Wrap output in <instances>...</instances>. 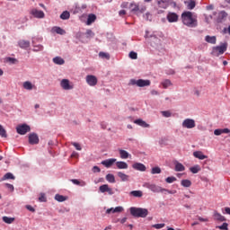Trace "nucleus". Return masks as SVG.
I'll list each match as a JSON object with an SVG mask.
<instances>
[{"label":"nucleus","mask_w":230,"mask_h":230,"mask_svg":"<svg viewBox=\"0 0 230 230\" xmlns=\"http://www.w3.org/2000/svg\"><path fill=\"white\" fill-rule=\"evenodd\" d=\"M181 20L183 24L189 28H196L197 26V15H193V13L190 11L181 13Z\"/></svg>","instance_id":"nucleus-1"},{"label":"nucleus","mask_w":230,"mask_h":230,"mask_svg":"<svg viewBox=\"0 0 230 230\" xmlns=\"http://www.w3.org/2000/svg\"><path fill=\"white\" fill-rule=\"evenodd\" d=\"M129 211L130 215H132V217H136L137 218H146V217H148V209L146 208L131 207Z\"/></svg>","instance_id":"nucleus-2"},{"label":"nucleus","mask_w":230,"mask_h":230,"mask_svg":"<svg viewBox=\"0 0 230 230\" xmlns=\"http://www.w3.org/2000/svg\"><path fill=\"white\" fill-rule=\"evenodd\" d=\"M129 8L131 9V12L135 13V15H141V13H145V12H146V5H142L139 7V4H136L135 2H132L129 4Z\"/></svg>","instance_id":"nucleus-3"},{"label":"nucleus","mask_w":230,"mask_h":230,"mask_svg":"<svg viewBox=\"0 0 230 230\" xmlns=\"http://www.w3.org/2000/svg\"><path fill=\"white\" fill-rule=\"evenodd\" d=\"M143 187L147 188V190H150L153 193H164L166 190V189H163L161 186L150 182L144 183Z\"/></svg>","instance_id":"nucleus-4"},{"label":"nucleus","mask_w":230,"mask_h":230,"mask_svg":"<svg viewBox=\"0 0 230 230\" xmlns=\"http://www.w3.org/2000/svg\"><path fill=\"white\" fill-rule=\"evenodd\" d=\"M226 51H227V43H223L222 45L212 49V55L214 57H220V55H224Z\"/></svg>","instance_id":"nucleus-5"},{"label":"nucleus","mask_w":230,"mask_h":230,"mask_svg":"<svg viewBox=\"0 0 230 230\" xmlns=\"http://www.w3.org/2000/svg\"><path fill=\"white\" fill-rule=\"evenodd\" d=\"M151 82L150 80H145V79H131L129 81V85H137V87H148L150 85Z\"/></svg>","instance_id":"nucleus-6"},{"label":"nucleus","mask_w":230,"mask_h":230,"mask_svg":"<svg viewBox=\"0 0 230 230\" xmlns=\"http://www.w3.org/2000/svg\"><path fill=\"white\" fill-rule=\"evenodd\" d=\"M31 128L30 126L23 124L20 125L16 128V132L21 136H24L27 132H30Z\"/></svg>","instance_id":"nucleus-7"},{"label":"nucleus","mask_w":230,"mask_h":230,"mask_svg":"<svg viewBox=\"0 0 230 230\" xmlns=\"http://www.w3.org/2000/svg\"><path fill=\"white\" fill-rule=\"evenodd\" d=\"M183 128H195L196 124L193 119H186L182 122Z\"/></svg>","instance_id":"nucleus-8"},{"label":"nucleus","mask_w":230,"mask_h":230,"mask_svg":"<svg viewBox=\"0 0 230 230\" xmlns=\"http://www.w3.org/2000/svg\"><path fill=\"white\" fill-rule=\"evenodd\" d=\"M101 193H108V195H114V190L109 187V184H103L99 187Z\"/></svg>","instance_id":"nucleus-9"},{"label":"nucleus","mask_w":230,"mask_h":230,"mask_svg":"<svg viewBox=\"0 0 230 230\" xmlns=\"http://www.w3.org/2000/svg\"><path fill=\"white\" fill-rule=\"evenodd\" d=\"M86 83L91 87H94L98 84V78L95 75H86Z\"/></svg>","instance_id":"nucleus-10"},{"label":"nucleus","mask_w":230,"mask_h":230,"mask_svg":"<svg viewBox=\"0 0 230 230\" xmlns=\"http://www.w3.org/2000/svg\"><path fill=\"white\" fill-rule=\"evenodd\" d=\"M29 143L30 145H39V136L37 133H31L29 135Z\"/></svg>","instance_id":"nucleus-11"},{"label":"nucleus","mask_w":230,"mask_h":230,"mask_svg":"<svg viewBox=\"0 0 230 230\" xmlns=\"http://www.w3.org/2000/svg\"><path fill=\"white\" fill-rule=\"evenodd\" d=\"M213 218L216 222H226L227 220L226 217L222 216V214L218 213L217 210L214 211Z\"/></svg>","instance_id":"nucleus-12"},{"label":"nucleus","mask_w":230,"mask_h":230,"mask_svg":"<svg viewBox=\"0 0 230 230\" xmlns=\"http://www.w3.org/2000/svg\"><path fill=\"white\" fill-rule=\"evenodd\" d=\"M60 85H61L62 89H64L65 91H69V90L73 89V86H71V84H69L68 79H62L60 82Z\"/></svg>","instance_id":"nucleus-13"},{"label":"nucleus","mask_w":230,"mask_h":230,"mask_svg":"<svg viewBox=\"0 0 230 230\" xmlns=\"http://www.w3.org/2000/svg\"><path fill=\"white\" fill-rule=\"evenodd\" d=\"M167 21L169 22H177L179 21V15L175 13H168Z\"/></svg>","instance_id":"nucleus-14"},{"label":"nucleus","mask_w":230,"mask_h":230,"mask_svg":"<svg viewBox=\"0 0 230 230\" xmlns=\"http://www.w3.org/2000/svg\"><path fill=\"white\" fill-rule=\"evenodd\" d=\"M31 13L37 19H44V12L42 11H40L37 9H31Z\"/></svg>","instance_id":"nucleus-15"},{"label":"nucleus","mask_w":230,"mask_h":230,"mask_svg":"<svg viewBox=\"0 0 230 230\" xmlns=\"http://www.w3.org/2000/svg\"><path fill=\"white\" fill-rule=\"evenodd\" d=\"M116 161H117L116 158H110V159L102 161L101 163V164H102L106 168H111V166H112V164H114V163H116Z\"/></svg>","instance_id":"nucleus-16"},{"label":"nucleus","mask_w":230,"mask_h":230,"mask_svg":"<svg viewBox=\"0 0 230 230\" xmlns=\"http://www.w3.org/2000/svg\"><path fill=\"white\" fill-rule=\"evenodd\" d=\"M134 170H137L138 172H146V166L141 163H136L132 165Z\"/></svg>","instance_id":"nucleus-17"},{"label":"nucleus","mask_w":230,"mask_h":230,"mask_svg":"<svg viewBox=\"0 0 230 230\" xmlns=\"http://www.w3.org/2000/svg\"><path fill=\"white\" fill-rule=\"evenodd\" d=\"M22 87L26 91H32V89H36L35 84H31L30 81H25L22 84Z\"/></svg>","instance_id":"nucleus-18"},{"label":"nucleus","mask_w":230,"mask_h":230,"mask_svg":"<svg viewBox=\"0 0 230 230\" xmlns=\"http://www.w3.org/2000/svg\"><path fill=\"white\" fill-rule=\"evenodd\" d=\"M230 129L226 128H217L214 130V135L215 136H222V134H229Z\"/></svg>","instance_id":"nucleus-19"},{"label":"nucleus","mask_w":230,"mask_h":230,"mask_svg":"<svg viewBox=\"0 0 230 230\" xmlns=\"http://www.w3.org/2000/svg\"><path fill=\"white\" fill-rule=\"evenodd\" d=\"M194 157L196 159H199L200 161H204V159H208V155H204L201 151H195L193 153Z\"/></svg>","instance_id":"nucleus-20"},{"label":"nucleus","mask_w":230,"mask_h":230,"mask_svg":"<svg viewBox=\"0 0 230 230\" xmlns=\"http://www.w3.org/2000/svg\"><path fill=\"white\" fill-rule=\"evenodd\" d=\"M117 175H118V177L120 178V181H122V182H127L130 179V176H128V174L124 173L123 172H118Z\"/></svg>","instance_id":"nucleus-21"},{"label":"nucleus","mask_w":230,"mask_h":230,"mask_svg":"<svg viewBox=\"0 0 230 230\" xmlns=\"http://www.w3.org/2000/svg\"><path fill=\"white\" fill-rule=\"evenodd\" d=\"M116 166L119 170H127L128 168V164L123 161L116 162Z\"/></svg>","instance_id":"nucleus-22"},{"label":"nucleus","mask_w":230,"mask_h":230,"mask_svg":"<svg viewBox=\"0 0 230 230\" xmlns=\"http://www.w3.org/2000/svg\"><path fill=\"white\" fill-rule=\"evenodd\" d=\"M134 123H136V125H138L139 127H143V128H148V127H150V124L146 123L141 119L134 120Z\"/></svg>","instance_id":"nucleus-23"},{"label":"nucleus","mask_w":230,"mask_h":230,"mask_svg":"<svg viewBox=\"0 0 230 230\" xmlns=\"http://www.w3.org/2000/svg\"><path fill=\"white\" fill-rule=\"evenodd\" d=\"M158 8L166 10L168 8V0H157Z\"/></svg>","instance_id":"nucleus-24"},{"label":"nucleus","mask_w":230,"mask_h":230,"mask_svg":"<svg viewBox=\"0 0 230 230\" xmlns=\"http://www.w3.org/2000/svg\"><path fill=\"white\" fill-rule=\"evenodd\" d=\"M15 181V176L13 175V173L12 172H6L3 178L1 179V181Z\"/></svg>","instance_id":"nucleus-25"},{"label":"nucleus","mask_w":230,"mask_h":230,"mask_svg":"<svg viewBox=\"0 0 230 230\" xmlns=\"http://www.w3.org/2000/svg\"><path fill=\"white\" fill-rule=\"evenodd\" d=\"M205 40L206 42H208V44H217V37L216 36H209L207 35L205 37Z\"/></svg>","instance_id":"nucleus-26"},{"label":"nucleus","mask_w":230,"mask_h":230,"mask_svg":"<svg viewBox=\"0 0 230 230\" xmlns=\"http://www.w3.org/2000/svg\"><path fill=\"white\" fill-rule=\"evenodd\" d=\"M174 165L175 172H184V170H186V167H184L183 164L179 162H175Z\"/></svg>","instance_id":"nucleus-27"},{"label":"nucleus","mask_w":230,"mask_h":230,"mask_svg":"<svg viewBox=\"0 0 230 230\" xmlns=\"http://www.w3.org/2000/svg\"><path fill=\"white\" fill-rule=\"evenodd\" d=\"M18 45H19L20 48H22V49H26V48H28L30 46V41L24 40H21L18 42Z\"/></svg>","instance_id":"nucleus-28"},{"label":"nucleus","mask_w":230,"mask_h":230,"mask_svg":"<svg viewBox=\"0 0 230 230\" xmlns=\"http://www.w3.org/2000/svg\"><path fill=\"white\" fill-rule=\"evenodd\" d=\"M120 159H128L130 157V154L127 152L126 150L120 149L119 150Z\"/></svg>","instance_id":"nucleus-29"},{"label":"nucleus","mask_w":230,"mask_h":230,"mask_svg":"<svg viewBox=\"0 0 230 230\" xmlns=\"http://www.w3.org/2000/svg\"><path fill=\"white\" fill-rule=\"evenodd\" d=\"M53 62H54V64H57L58 66H64V64L66 63L64 58H62L60 57L54 58Z\"/></svg>","instance_id":"nucleus-30"},{"label":"nucleus","mask_w":230,"mask_h":230,"mask_svg":"<svg viewBox=\"0 0 230 230\" xmlns=\"http://www.w3.org/2000/svg\"><path fill=\"white\" fill-rule=\"evenodd\" d=\"M227 17V13L226 11H221L218 13V17H217V22H222V21H224V19H226Z\"/></svg>","instance_id":"nucleus-31"},{"label":"nucleus","mask_w":230,"mask_h":230,"mask_svg":"<svg viewBox=\"0 0 230 230\" xmlns=\"http://www.w3.org/2000/svg\"><path fill=\"white\" fill-rule=\"evenodd\" d=\"M52 31L54 33H58V35H66V31L60 27H54L52 28Z\"/></svg>","instance_id":"nucleus-32"},{"label":"nucleus","mask_w":230,"mask_h":230,"mask_svg":"<svg viewBox=\"0 0 230 230\" xmlns=\"http://www.w3.org/2000/svg\"><path fill=\"white\" fill-rule=\"evenodd\" d=\"M66 199H67V197L62 196L60 194H56L55 195V200H57L58 202H66Z\"/></svg>","instance_id":"nucleus-33"},{"label":"nucleus","mask_w":230,"mask_h":230,"mask_svg":"<svg viewBox=\"0 0 230 230\" xmlns=\"http://www.w3.org/2000/svg\"><path fill=\"white\" fill-rule=\"evenodd\" d=\"M129 195H132V197L141 198L143 197V191L141 190H133L129 192Z\"/></svg>","instance_id":"nucleus-34"},{"label":"nucleus","mask_w":230,"mask_h":230,"mask_svg":"<svg viewBox=\"0 0 230 230\" xmlns=\"http://www.w3.org/2000/svg\"><path fill=\"white\" fill-rule=\"evenodd\" d=\"M106 181L111 184H114V182H116V178L114 177V174L108 173L106 175Z\"/></svg>","instance_id":"nucleus-35"},{"label":"nucleus","mask_w":230,"mask_h":230,"mask_svg":"<svg viewBox=\"0 0 230 230\" xmlns=\"http://www.w3.org/2000/svg\"><path fill=\"white\" fill-rule=\"evenodd\" d=\"M69 17H71V14L67 11H64L60 14V19H62L63 21H67V19H69Z\"/></svg>","instance_id":"nucleus-36"},{"label":"nucleus","mask_w":230,"mask_h":230,"mask_svg":"<svg viewBox=\"0 0 230 230\" xmlns=\"http://www.w3.org/2000/svg\"><path fill=\"white\" fill-rule=\"evenodd\" d=\"M181 185L183 186V188H190V187H191V181H190V180H181Z\"/></svg>","instance_id":"nucleus-37"},{"label":"nucleus","mask_w":230,"mask_h":230,"mask_svg":"<svg viewBox=\"0 0 230 230\" xmlns=\"http://www.w3.org/2000/svg\"><path fill=\"white\" fill-rule=\"evenodd\" d=\"M185 4H187L188 10H193V8H195V6H196L195 1H193V0L185 2Z\"/></svg>","instance_id":"nucleus-38"},{"label":"nucleus","mask_w":230,"mask_h":230,"mask_svg":"<svg viewBox=\"0 0 230 230\" xmlns=\"http://www.w3.org/2000/svg\"><path fill=\"white\" fill-rule=\"evenodd\" d=\"M94 21H96V16L94 14H89L87 18V24L88 25L93 24Z\"/></svg>","instance_id":"nucleus-39"},{"label":"nucleus","mask_w":230,"mask_h":230,"mask_svg":"<svg viewBox=\"0 0 230 230\" xmlns=\"http://www.w3.org/2000/svg\"><path fill=\"white\" fill-rule=\"evenodd\" d=\"M162 85H163L164 89H168V87H170V85H172V81H170L169 79H166L162 82Z\"/></svg>","instance_id":"nucleus-40"},{"label":"nucleus","mask_w":230,"mask_h":230,"mask_svg":"<svg viewBox=\"0 0 230 230\" xmlns=\"http://www.w3.org/2000/svg\"><path fill=\"white\" fill-rule=\"evenodd\" d=\"M3 220L5 224H13L15 220L13 217H3Z\"/></svg>","instance_id":"nucleus-41"},{"label":"nucleus","mask_w":230,"mask_h":230,"mask_svg":"<svg viewBox=\"0 0 230 230\" xmlns=\"http://www.w3.org/2000/svg\"><path fill=\"white\" fill-rule=\"evenodd\" d=\"M0 137H8V135L6 134V129L3 128V125H0Z\"/></svg>","instance_id":"nucleus-42"},{"label":"nucleus","mask_w":230,"mask_h":230,"mask_svg":"<svg viewBox=\"0 0 230 230\" xmlns=\"http://www.w3.org/2000/svg\"><path fill=\"white\" fill-rule=\"evenodd\" d=\"M191 173H199L200 172V165H195L190 168Z\"/></svg>","instance_id":"nucleus-43"},{"label":"nucleus","mask_w":230,"mask_h":230,"mask_svg":"<svg viewBox=\"0 0 230 230\" xmlns=\"http://www.w3.org/2000/svg\"><path fill=\"white\" fill-rule=\"evenodd\" d=\"M33 44V51H42L44 49V47L42 45H35V41H32Z\"/></svg>","instance_id":"nucleus-44"},{"label":"nucleus","mask_w":230,"mask_h":230,"mask_svg":"<svg viewBox=\"0 0 230 230\" xmlns=\"http://www.w3.org/2000/svg\"><path fill=\"white\" fill-rule=\"evenodd\" d=\"M175 181H177V178L171 176V177H167L165 179V182H167L168 184H172V182H175Z\"/></svg>","instance_id":"nucleus-45"},{"label":"nucleus","mask_w":230,"mask_h":230,"mask_svg":"<svg viewBox=\"0 0 230 230\" xmlns=\"http://www.w3.org/2000/svg\"><path fill=\"white\" fill-rule=\"evenodd\" d=\"M162 115L164 118H171L172 117V112L170 111H161Z\"/></svg>","instance_id":"nucleus-46"},{"label":"nucleus","mask_w":230,"mask_h":230,"mask_svg":"<svg viewBox=\"0 0 230 230\" xmlns=\"http://www.w3.org/2000/svg\"><path fill=\"white\" fill-rule=\"evenodd\" d=\"M129 58H131L132 60H137V53H136L135 51L129 52Z\"/></svg>","instance_id":"nucleus-47"},{"label":"nucleus","mask_w":230,"mask_h":230,"mask_svg":"<svg viewBox=\"0 0 230 230\" xmlns=\"http://www.w3.org/2000/svg\"><path fill=\"white\" fill-rule=\"evenodd\" d=\"M151 173L153 175H155V173H161V168H159V167H153L152 171H151Z\"/></svg>","instance_id":"nucleus-48"},{"label":"nucleus","mask_w":230,"mask_h":230,"mask_svg":"<svg viewBox=\"0 0 230 230\" xmlns=\"http://www.w3.org/2000/svg\"><path fill=\"white\" fill-rule=\"evenodd\" d=\"M99 57H101L102 58H107V60H109V58H111V56L105 52H100Z\"/></svg>","instance_id":"nucleus-49"},{"label":"nucleus","mask_w":230,"mask_h":230,"mask_svg":"<svg viewBox=\"0 0 230 230\" xmlns=\"http://www.w3.org/2000/svg\"><path fill=\"white\" fill-rule=\"evenodd\" d=\"M164 223H162V224H155V225H154L153 226V227L155 228V229H163V227H164Z\"/></svg>","instance_id":"nucleus-50"},{"label":"nucleus","mask_w":230,"mask_h":230,"mask_svg":"<svg viewBox=\"0 0 230 230\" xmlns=\"http://www.w3.org/2000/svg\"><path fill=\"white\" fill-rule=\"evenodd\" d=\"M228 224L227 223H223V225L222 226H217L218 227V229H221V230H227L228 228Z\"/></svg>","instance_id":"nucleus-51"},{"label":"nucleus","mask_w":230,"mask_h":230,"mask_svg":"<svg viewBox=\"0 0 230 230\" xmlns=\"http://www.w3.org/2000/svg\"><path fill=\"white\" fill-rule=\"evenodd\" d=\"M73 146H75V149L77 150H82V146H80V144L76 143V142H72Z\"/></svg>","instance_id":"nucleus-52"},{"label":"nucleus","mask_w":230,"mask_h":230,"mask_svg":"<svg viewBox=\"0 0 230 230\" xmlns=\"http://www.w3.org/2000/svg\"><path fill=\"white\" fill-rule=\"evenodd\" d=\"M123 207H116L113 210V213H122Z\"/></svg>","instance_id":"nucleus-53"},{"label":"nucleus","mask_w":230,"mask_h":230,"mask_svg":"<svg viewBox=\"0 0 230 230\" xmlns=\"http://www.w3.org/2000/svg\"><path fill=\"white\" fill-rule=\"evenodd\" d=\"M40 202H46V194L41 193L39 198Z\"/></svg>","instance_id":"nucleus-54"},{"label":"nucleus","mask_w":230,"mask_h":230,"mask_svg":"<svg viewBox=\"0 0 230 230\" xmlns=\"http://www.w3.org/2000/svg\"><path fill=\"white\" fill-rule=\"evenodd\" d=\"M93 173H100V172H102V169H100V167L95 165L93 168Z\"/></svg>","instance_id":"nucleus-55"},{"label":"nucleus","mask_w":230,"mask_h":230,"mask_svg":"<svg viewBox=\"0 0 230 230\" xmlns=\"http://www.w3.org/2000/svg\"><path fill=\"white\" fill-rule=\"evenodd\" d=\"M117 222H120V224H125V222H127V217H124L122 219H117L116 221H114L115 224H117Z\"/></svg>","instance_id":"nucleus-56"},{"label":"nucleus","mask_w":230,"mask_h":230,"mask_svg":"<svg viewBox=\"0 0 230 230\" xmlns=\"http://www.w3.org/2000/svg\"><path fill=\"white\" fill-rule=\"evenodd\" d=\"M7 62H10L11 64H15V62H17V59L13 58H8Z\"/></svg>","instance_id":"nucleus-57"},{"label":"nucleus","mask_w":230,"mask_h":230,"mask_svg":"<svg viewBox=\"0 0 230 230\" xmlns=\"http://www.w3.org/2000/svg\"><path fill=\"white\" fill-rule=\"evenodd\" d=\"M86 35H87V37H93L94 35V33L93 32V31L87 30L86 31Z\"/></svg>","instance_id":"nucleus-58"},{"label":"nucleus","mask_w":230,"mask_h":230,"mask_svg":"<svg viewBox=\"0 0 230 230\" xmlns=\"http://www.w3.org/2000/svg\"><path fill=\"white\" fill-rule=\"evenodd\" d=\"M78 156H79L78 153H77V152H75V151H74V152L72 153V155H71V157H72V158H75V159H78Z\"/></svg>","instance_id":"nucleus-59"},{"label":"nucleus","mask_w":230,"mask_h":230,"mask_svg":"<svg viewBox=\"0 0 230 230\" xmlns=\"http://www.w3.org/2000/svg\"><path fill=\"white\" fill-rule=\"evenodd\" d=\"M26 208L29 210V211H31V213H35V208H33V207L30 206V205H27L26 206Z\"/></svg>","instance_id":"nucleus-60"},{"label":"nucleus","mask_w":230,"mask_h":230,"mask_svg":"<svg viewBox=\"0 0 230 230\" xmlns=\"http://www.w3.org/2000/svg\"><path fill=\"white\" fill-rule=\"evenodd\" d=\"M120 8H128V2H123L120 5Z\"/></svg>","instance_id":"nucleus-61"},{"label":"nucleus","mask_w":230,"mask_h":230,"mask_svg":"<svg viewBox=\"0 0 230 230\" xmlns=\"http://www.w3.org/2000/svg\"><path fill=\"white\" fill-rule=\"evenodd\" d=\"M119 15L120 17H123V15H127V11H125V10H120V11L119 12Z\"/></svg>","instance_id":"nucleus-62"},{"label":"nucleus","mask_w":230,"mask_h":230,"mask_svg":"<svg viewBox=\"0 0 230 230\" xmlns=\"http://www.w3.org/2000/svg\"><path fill=\"white\" fill-rule=\"evenodd\" d=\"M224 213V215H230V208L229 207H226V208H225V212H223Z\"/></svg>","instance_id":"nucleus-63"},{"label":"nucleus","mask_w":230,"mask_h":230,"mask_svg":"<svg viewBox=\"0 0 230 230\" xmlns=\"http://www.w3.org/2000/svg\"><path fill=\"white\" fill-rule=\"evenodd\" d=\"M5 186H6V188H8V190H11V191H13V185H12L10 183H6Z\"/></svg>","instance_id":"nucleus-64"}]
</instances>
